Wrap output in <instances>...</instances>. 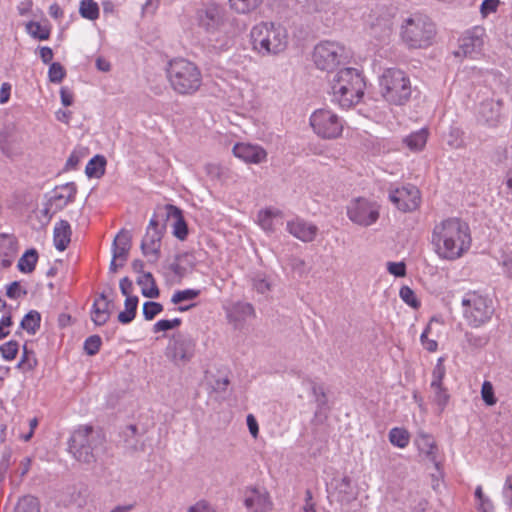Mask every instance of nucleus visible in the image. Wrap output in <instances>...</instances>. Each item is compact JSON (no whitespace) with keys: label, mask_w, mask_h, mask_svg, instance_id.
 <instances>
[{"label":"nucleus","mask_w":512,"mask_h":512,"mask_svg":"<svg viewBox=\"0 0 512 512\" xmlns=\"http://www.w3.org/2000/svg\"><path fill=\"white\" fill-rule=\"evenodd\" d=\"M366 88L364 77L355 68L339 70L331 81V101L343 109L358 104Z\"/></svg>","instance_id":"2"},{"label":"nucleus","mask_w":512,"mask_h":512,"mask_svg":"<svg viewBox=\"0 0 512 512\" xmlns=\"http://www.w3.org/2000/svg\"><path fill=\"white\" fill-rule=\"evenodd\" d=\"M233 155L246 164L258 165L267 160V151L259 144L239 142L233 146Z\"/></svg>","instance_id":"19"},{"label":"nucleus","mask_w":512,"mask_h":512,"mask_svg":"<svg viewBox=\"0 0 512 512\" xmlns=\"http://www.w3.org/2000/svg\"><path fill=\"white\" fill-rule=\"evenodd\" d=\"M12 325V317L10 313L4 314L0 319V340L6 338L10 334L9 328Z\"/></svg>","instance_id":"61"},{"label":"nucleus","mask_w":512,"mask_h":512,"mask_svg":"<svg viewBox=\"0 0 512 512\" xmlns=\"http://www.w3.org/2000/svg\"><path fill=\"white\" fill-rule=\"evenodd\" d=\"M71 240V227L66 220H60L54 226L53 241L58 251H64Z\"/></svg>","instance_id":"29"},{"label":"nucleus","mask_w":512,"mask_h":512,"mask_svg":"<svg viewBox=\"0 0 512 512\" xmlns=\"http://www.w3.org/2000/svg\"><path fill=\"white\" fill-rule=\"evenodd\" d=\"M447 144L452 148H459L463 145L462 133L459 129L453 128L448 137Z\"/></svg>","instance_id":"58"},{"label":"nucleus","mask_w":512,"mask_h":512,"mask_svg":"<svg viewBox=\"0 0 512 512\" xmlns=\"http://www.w3.org/2000/svg\"><path fill=\"white\" fill-rule=\"evenodd\" d=\"M254 315V308L251 304L245 302H237L227 310V317L235 324L246 320Z\"/></svg>","instance_id":"30"},{"label":"nucleus","mask_w":512,"mask_h":512,"mask_svg":"<svg viewBox=\"0 0 512 512\" xmlns=\"http://www.w3.org/2000/svg\"><path fill=\"white\" fill-rule=\"evenodd\" d=\"M225 80L230 86L232 104L244 109L254 107L256 94L255 86L244 74L238 71H228Z\"/></svg>","instance_id":"12"},{"label":"nucleus","mask_w":512,"mask_h":512,"mask_svg":"<svg viewBox=\"0 0 512 512\" xmlns=\"http://www.w3.org/2000/svg\"><path fill=\"white\" fill-rule=\"evenodd\" d=\"M380 204L372 199L357 197L352 199L347 207L348 219L357 226L369 227L374 225L380 217Z\"/></svg>","instance_id":"14"},{"label":"nucleus","mask_w":512,"mask_h":512,"mask_svg":"<svg viewBox=\"0 0 512 512\" xmlns=\"http://www.w3.org/2000/svg\"><path fill=\"white\" fill-rule=\"evenodd\" d=\"M397 13L398 9L393 5H382L372 10L367 20L369 35L381 42L388 40Z\"/></svg>","instance_id":"13"},{"label":"nucleus","mask_w":512,"mask_h":512,"mask_svg":"<svg viewBox=\"0 0 512 512\" xmlns=\"http://www.w3.org/2000/svg\"><path fill=\"white\" fill-rule=\"evenodd\" d=\"M38 254L35 249L27 250L19 259L17 267L23 273H31L36 266Z\"/></svg>","instance_id":"37"},{"label":"nucleus","mask_w":512,"mask_h":512,"mask_svg":"<svg viewBox=\"0 0 512 512\" xmlns=\"http://www.w3.org/2000/svg\"><path fill=\"white\" fill-rule=\"evenodd\" d=\"M379 92L386 102L403 105L412 93L410 79L401 69L386 68L379 76Z\"/></svg>","instance_id":"8"},{"label":"nucleus","mask_w":512,"mask_h":512,"mask_svg":"<svg viewBox=\"0 0 512 512\" xmlns=\"http://www.w3.org/2000/svg\"><path fill=\"white\" fill-rule=\"evenodd\" d=\"M18 253L17 240L13 235L0 234V267H9Z\"/></svg>","instance_id":"24"},{"label":"nucleus","mask_w":512,"mask_h":512,"mask_svg":"<svg viewBox=\"0 0 512 512\" xmlns=\"http://www.w3.org/2000/svg\"><path fill=\"white\" fill-rule=\"evenodd\" d=\"M106 159L102 155H95L85 167L89 178H100L105 173Z\"/></svg>","instance_id":"34"},{"label":"nucleus","mask_w":512,"mask_h":512,"mask_svg":"<svg viewBox=\"0 0 512 512\" xmlns=\"http://www.w3.org/2000/svg\"><path fill=\"white\" fill-rule=\"evenodd\" d=\"M476 509L479 512H494V504L491 498L483 492L481 485L475 488Z\"/></svg>","instance_id":"39"},{"label":"nucleus","mask_w":512,"mask_h":512,"mask_svg":"<svg viewBox=\"0 0 512 512\" xmlns=\"http://www.w3.org/2000/svg\"><path fill=\"white\" fill-rule=\"evenodd\" d=\"M41 315L35 310L28 312L22 319L20 327L28 334L34 335L40 328Z\"/></svg>","instance_id":"35"},{"label":"nucleus","mask_w":512,"mask_h":512,"mask_svg":"<svg viewBox=\"0 0 512 512\" xmlns=\"http://www.w3.org/2000/svg\"><path fill=\"white\" fill-rule=\"evenodd\" d=\"M101 346V338L97 335L90 336L84 342V350L88 355L96 354Z\"/></svg>","instance_id":"55"},{"label":"nucleus","mask_w":512,"mask_h":512,"mask_svg":"<svg viewBox=\"0 0 512 512\" xmlns=\"http://www.w3.org/2000/svg\"><path fill=\"white\" fill-rule=\"evenodd\" d=\"M444 357L437 359L436 365L432 371V381L430 386H437L442 384V381L446 375V368L444 366Z\"/></svg>","instance_id":"48"},{"label":"nucleus","mask_w":512,"mask_h":512,"mask_svg":"<svg viewBox=\"0 0 512 512\" xmlns=\"http://www.w3.org/2000/svg\"><path fill=\"white\" fill-rule=\"evenodd\" d=\"M200 294V290L197 289H185L176 291L171 298V302L174 304H180L184 301H190L197 298Z\"/></svg>","instance_id":"47"},{"label":"nucleus","mask_w":512,"mask_h":512,"mask_svg":"<svg viewBox=\"0 0 512 512\" xmlns=\"http://www.w3.org/2000/svg\"><path fill=\"white\" fill-rule=\"evenodd\" d=\"M351 58L350 51L341 43L335 41H322L318 43L312 53L315 66L322 71H333L341 64H346Z\"/></svg>","instance_id":"9"},{"label":"nucleus","mask_w":512,"mask_h":512,"mask_svg":"<svg viewBox=\"0 0 512 512\" xmlns=\"http://www.w3.org/2000/svg\"><path fill=\"white\" fill-rule=\"evenodd\" d=\"M501 110L502 101L500 99H486L478 106V119L490 126H494L500 121Z\"/></svg>","instance_id":"21"},{"label":"nucleus","mask_w":512,"mask_h":512,"mask_svg":"<svg viewBox=\"0 0 512 512\" xmlns=\"http://www.w3.org/2000/svg\"><path fill=\"white\" fill-rule=\"evenodd\" d=\"M243 504L247 512H270L273 502L264 487L249 486L243 491Z\"/></svg>","instance_id":"15"},{"label":"nucleus","mask_w":512,"mask_h":512,"mask_svg":"<svg viewBox=\"0 0 512 512\" xmlns=\"http://www.w3.org/2000/svg\"><path fill=\"white\" fill-rule=\"evenodd\" d=\"M39 503L38 500L35 497L32 496H25L21 498L15 509L14 512H39Z\"/></svg>","instance_id":"44"},{"label":"nucleus","mask_w":512,"mask_h":512,"mask_svg":"<svg viewBox=\"0 0 512 512\" xmlns=\"http://www.w3.org/2000/svg\"><path fill=\"white\" fill-rule=\"evenodd\" d=\"M481 397L486 405L493 406L496 404L497 399L494 394V388L491 382L484 381L481 387Z\"/></svg>","instance_id":"51"},{"label":"nucleus","mask_w":512,"mask_h":512,"mask_svg":"<svg viewBox=\"0 0 512 512\" xmlns=\"http://www.w3.org/2000/svg\"><path fill=\"white\" fill-rule=\"evenodd\" d=\"M484 30L474 27L467 30L459 39V47L454 52L456 57L475 58L481 54L484 45Z\"/></svg>","instance_id":"16"},{"label":"nucleus","mask_w":512,"mask_h":512,"mask_svg":"<svg viewBox=\"0 0 512 512\" xmlns=\"http://www.w3.org/2000/svg\"><path fill=\"white\" fill-rule=\"evenodd\" d=\"M387 270L395 277H404L406 275V266L404 262H388Z\"/></svg>","instance_id":"60"},{"label":"nucleus","mask_w":512,"mask_h":512,"mask_svg":"<svg viewBox=\"0 0 512 512\" xmlns=\"http://www.w3.org/2000/svg\"><path fill=\"white\" fill-rule=\"evenodd\" d=\"M262 0H229L233 10L240 14H246L256 9Z\"/></svg>","instance_id":"43"},{"label":"nucleus","mask_w":512,"mask_h":512,"mask_svg":"<svg viewBox=\"0 0 512 512\" xmlns=\"http://www.w3.org/2000/svg\"><path fill=\"white\" fill-rule=\"evenodd\" d=\"M502 496L504 503L511 507L512 506V476H508L506 478L503 490H502Z\"/></svg>","instance_id":"64"},{"label":"nucleus","mask_w":512,"mask_h":512,"mask_svg":"<svg viewBox=\"0 0 512 512\" xmlns=\"http://www.w3.org/2000/svg\"><path fill=\"white\" fill-rule=\"evenodd\" d=\"M77 189L72 182L54 188L48 200L46 213H56L74 201Z\"/></svg>","instance_id":"20"},{"label":"nucleus","mask_w":512,"mask_h":512,"mask_svg":"<svg viewBox=\"0 0 512 512\" xmlns=\"http://www.w3.org/2000/svg\"><path fill=\"white\" fill-rule=\"evenodd\" d=\"M399 296L403 302L412 308H418L420 306V302L415 292L408 286L401 287Z\"/></svg>","instance_id":"50"},{"label":"nucleus","mask_w":512,"mask_h":512,"mask_svg":"<svg viewBox=\"0 0 512 512\" xmlns=\"http://www.w3.org/2000/svg\"><path fill=\"white\" fill-rule=\"evenodd\" d=\"M430 387L433 391L432 402L438 407L439 412L444 411L450 398L447 390L442 384Z\"/></svg>","instance_id":"42"},{"label":"nucleus","mask_w":512,"mask_h":512,"mask_svg":"<svg viewBox=\"0 0 512 512\" xmlns=\"http://www.w3.org/2000/svg\"><path fill=\"white\" fill-rule=\"evenodd\" d=\"M197 25L206 33L209 45L216 51L227 49L231 37L226 30L225 15L214 2L206 3L196 12Z\"/></svg>","instance_id":"3"},{"label":"nucleus","mask_w":512,"mask_h":512,"mask_svg":"<svg viewBox=\"0 0 512 512\" xmlns=\"http://www.w3.org/2000/svg\"><path fill=\"white\" fill-rule=\"evenodd\" d=\"M113 246L125 247L130 250L131 247V234L126 230H121L115 237Z\"/></svg>","instance_id":"57"},{"label":"nucleus","mask_w":512,"mask_h":512,"mask_svg":"<svg viewBox=\"0 0 512 512\" xmlns=\"http://www.w3.org/2000/svg\"><path fill=\"white\" fill-rule=\"evenodd\" d=\"M180 324H181V320L179 318H174L171 320L162 319V320L157 321L154 324L153 331L155 333L162 332V331H168V330L178 327Z\"/></svg>","instance_id":"53"},{"label":"nucleus","mask_w":512,"mask_h":512,"mask_svg":"<svg viewBox=\"0 0 512 512\" xmlns=\"http://www.w3.org/2000/svg\"><path fill=\"white\" fill-rule=\"evenodd\" d=\"M439 324L438 320L434 318L431 319L420 336L422 346L429 352H435L438 348L437 340L435 338H430V336H435L437 334L435 326Z\"/></svg>","instance_id":"33"},{"label":"nucleus","mask_w":512,"mask_h":512,"mask_svg":"<svg viewBox=\"0 0 512 512\" xmlns=\"http://www.w3.org/2000/svg\"><path fill=\"white\" fill-rule=\"evenodd\" d=\"M167 216L173 220L172 234L183 241L188 235V227L183 218L182 211L173 205H167Z\"/></svg>","instance_id":"27"},{"label":"nucleus","mask_w":512,"mask_h":512,"mask_svg":"<svg viewBox=\"0 0 512 512\" xmlns=\"http://www.w3.org/2000/svg\"><path fill=\"white\" fill-rule=\"evenodd\" d=\"M37 365L35 354L32 350H29L26 345L23 346L22 356L17 365L18 368L24 370H32Z\"/></svg>","instance_id":"45"},{"label":"nucleus","mask_w":512,"mask_h":512,"mask_svg":"<svg viewBox=\"0 0 512 512\" xmlns=\"http://www.w3.org/2000/svg\"><path fill=\"white\" fill-rule=\"evenodd\" d=\"M257 223L265 232L272 233L277 226L283 224L282 213L276 208L260 210L257 215Z\"/></svg>","instance_id":"26"},{"label":"nucleus","mask_w":512,"mask_h":512,"mask_svg":"<svg viewBox=\"0 0 512 512\" xmlns=\"http://www.w3.org/2000/svg\"><path fill=\"white\" fill-rule=\"evenodd\" d=\"M390 201L403 212L416 210L420 205V191L414 185H406L389 192Z\"/></svg>","instance_id":"17"},{"label":"nucleus","mask_w":512,"mask_h":512,"mask_svg":"<svg viewBox=\"0 0 512 512\" xmlns=\"http://www.w3.org/2000/svg\"><path fill=\"white\" fill-rule=\"evenodd\" d=\"M66 75L64 67L58 63L53 62L48 70V77L52 83H60Z\"/></svg>","instance_id":"52"},{"label":"nucleus","mask_w":512,"mask_h":512,"mask_svg":"<svg viewBox=\"0 0 512 512\" xmlns=\"http://www.w3.org/2000/svg\"><path fill=\"white\" fill-rule=\"evenodd\" d=\"M461 312L468 326L480 328L492 319L494 301L484 292L469 290L461 296Z\"/></svg>","instance_id":"7"},{"label":"nucleus","mask_w":512,"mask_h":512,"mask_svg":"<svg viewBox=\"0 0 512 512\" xmlns=\"http://www.w3.org/2000/svg\"><path fill=\"white\" fill-rule=\"evenodd\" d=\"M287 230L295 238L303 242H310L314 240L318 229L315 225L302 219H294L287 223Z\"/></svg>","instance_id":"23"},{"label":"nucleus","mask_w":512,"mask_h":512,"mask_svg":"<svg viewBox=\"0 0 512 512\" xmlns=\"http://www.w3.org/2000/svg\"><path fill=\"white\" fill-rule=\"evenodd\" d=\"M505 170L501 182L503 193L508 199H512V147L504 150Z\"/></svg>","instance_id":"32"},{"label":"nucleus","mask_w":512,"mask_h":512,"mask_svg":"<svg viewBox=\"0 0 512 512\" xmlns=\"http://www.w3.org/2000/svg\"><path fill=\"white\" fill-rule=\"evenodd\" d=\"M414 443L420 453L428 461L433 463L436 469H439L438 447L432 435L425 432H419L414 440Z\"/></svg>","instance_id":"22"},{"label":"nucleus","mask_w":512,"mask_h":512,"mask_svg":"<svg viewBox=\"0 0 512 512\" xmlns=\"http://www.w3.org/2000/svg\"><path fill=\"white\" fill-rule=\"evenodd\" d=\"M500 5V0H484L480 5V13L483 18L495 13Z\"/></svg>","instance_id":"56"},{"label":"nucleus","mask_w":512,"mask_h":512,"mask_svg":"<svg viewBox=\"0 0 512 512\" xmlns=\"http://www.w3.org/2000/svg\"><path fill=\"white\" fill-rule=\"evenodd\" d=\"M26 291L22 289L19 282L14 281L7 286L6 295L11 299H19L25 295Z\"/></svg>","instance_id":"59"},{"label":"nucleus","mask_w":512,"mask_h":512,"mask_svg":"<svg viewBox=\"0 0 512 512\" xmlns=\"http://www.w3.org/2000/svg\"><path fill=\"white\" fill-rule=\"evenodd\" d=\"M138 297L126 298L125 309L118 315V321L122 324H129L133 321L136 316V310L138 306Z\"/></svg>","instance_id":"36"},{"label":"nucleus","mask_w":512,"mask_h":512,"mask_svg":"<svg viewBox=\"0 0 512 512\" xmlns=\"http://www.w3.org/2000/svg\"><path fill=\"white\" fill-rule=\"evenodd\" d=\"M187 512H217L215 507L205 500H200L192 505Z\"/></svg>","instance_id":"62"},{"label":"nucleus","mask_w":512,"mask_h":512,"mask_svg":"<svg viewBox=\"0 0 512 512\" xmlns=\"http://www.w3.org/2000/svg\"><path fill=\"white\" fill-rule=\"evenodd\" d=\"M498 264L503 273L512 279V250L502 251L498 258Z\"/></svg>","instance_id":"49"},{"label":"nucleus","mask_w":512,"mask_h":512,"mask_svg":"<svg viewBox=\"0 0 512 512\" xmlns=\"http://www.w3.org/2000/svg\"><path fill=\"white\" fill-rule=\"evenodd\" d=\"M309 125L314 134L324 140L338 139L344 130V120L330 108L314 110L309 117Z\"/></svg>","instance_id":"10"},{"label":"nucleus","mask_w":512,"mask_h":512,"mask_svg":"<svg viewBox=\"0 0 512 512\" xmlns=\"http://www.w3.org/2000/svg\"><path fill=\"white\" fill-rule=\"evenodd\" d=\"M19 344L15 340H10L0 345V354L5 361H12L17 356Z\"/></svg>","instance_id":"46"},{"label":"nucleus","mask_w":512,"mask_h":512,"mask_svg":"<svg viewBox=\"0 0 512 512\" xmlns=\"http://www.w3.org/2000/svg\"><path fill=\"white\" fill-rule=\"evenodd\" d=\"M254 288L261 294H265L270 290V282L263 276L258 275L253 280Z\"/></svg>","instance_id":"63"},{"label":"nucleus","mask_w":512,"mask_h":512,"mask_svg":"<svg viewBox=\"0 0 512 512\" xmlns=\"http://www.w3.org/2000/svg\"><path fill=\"white\" fill-rule=\"evenodd\" d=\"M389 441L392 445L403 449L409 444V432L404 428H392L389 432Z\"/></svg>","instance_id":"40"},{"label":"nucleus","mask_w":512,"mask_h":512,"mask_svg":"<svg viewBox=\"0 0 512 512\" xmlns=\"http://www.w3.org/2000/svg\"><path fill=\"white\" fill-rule=\"evenodd\" d=\"M166 74L172 89L181 95H192L202 85V74L197 65L184 58L169 61Z\"/></svg>","instance_id":"6"},{"label":"nucleus","mask_w":512,"mask_h":512,"mask_svg":"<svg viewBox=\"0 0 512 512\" xmlns=\"http://www.w3.org/2000/svg\"><path fill=\"white\" fill-rule=\"evenodd\" d=\"M428 135V130L426 128H422L406 136L403 139V143L410 151L419 152L426 146Z\"/></svg>","instance_id":"31"},{"label":"nucleus","mask_w":512,"mask_h":512,"mask_svg":"<svg viewBox=\"0 0 512 512\" xmlns=\"http://www.w3.org/2000/svg\"><path fill=\"white\" fill-rule=\"evenodd\" d=\"M196 343L190 336L178 335L167 348V356L177 365L190 361L194 355Z\"/></svg>","instance_id":"18"},{"label":"nucleus","mask_w":512,"mask_h":512,"mask_svg":"<svg viewBox=\"0 0 512 512\" xmlns=\"http://www.w3.org/2000/svg\"><path fill=\"white\" fill-rule=\"evenodd\" d=\"M163 307L157 302H145L143 305V315L146 320H152L157 314L162 311Z\"/></svg>","instance_id":"54"},{"label":"nucleus","mask_w":512,"mask_h":512,"mask_svg":"<svg viewBox=\"0 0 512 512\" xmlns=\"http://www.w3.org/2000/svg\"><path fill=\"white\" fill-rule=\"evenodd\" d=\"M79 14L82 18L90 21L98 19L100 10L97 2L94 0H81L79 5Z\"/></svg>","instance_id":"38"},{"label":"nucleus","mask_w":512,"mask_h":512,"mask_svg":"<svg viewBox=\"0 0 512 512\" xmlns=\"http://www.w3.org/2000/svg\"><path fill=\"white\" fill-rule=\"evenodd\" d=\"M399 35L408 48L424 49L433 44L436 28L426 15L413 13L403 18Z\"/></svg>","instance_id":"5"},{"label":"nucleus","mask_w":512,"mask_h":512,"mask_svg":"<svg viewBox=\"0 0 512 512\" xmlns=\"http://www.w3.org/2000/svg\"><path fill=\"white\" fill-rule=\"evenodd\" d=\"M430 243L439 259L458 260L471 248L470 228L459 218L443 219L433 226Z\"/></svg>","instance_id":"1"},{"label":"nucleus","mask_w":512,"mask_h":512,"mask_svg":"<svg viewBox=\"0 0 512 512\" xmlns=\"http://www.w3.org/2000/svg\"><path fill=\"white\" fill-rule=\"evenodd\" d=\"M110 303L104 293L95 299L91 310V319L96 325H104L110 318Z\"/></svg>","instance_id":"28"},{"label":"nucleus","mask_w":512,"mask_h":512,"mask_svg":"<svg viewBox=\"0 0 512 512\" xmlns=\"http://www.w3.org/2000/svg\"><path fill=\"white\" fill-rule=\"evenodd\" d=\"M27 33L38 40H47L50 36V28L39 22L30 21L26 24Z\"/></svg>","instance_id":"41"},{"label":"nucleus","mask_w":512,"mask_h":512,"mask_svg":"<svg viewBox=\"0 0 512 512\" xmlns=\"http://www.w3.org/2000/svg\"><path fill=\"white\" fill-rule=\"evenodd\" d=\"M162 236L163 231L146 230V234L143 237L141 250L143 254L152 261H156L159 258Z\"/></svg>","instance_id":"25"},{"label":"nucleus","mask_w":512,"mask_h":512,"mask_svg":"<svg viewBox=\"0 0 512 512\" xmlns=\"http://www.w3.org/2000/svg\"><path fill=\"white\" fill-rule=\"evenodd\" d=\"M252 50L261 57L276 56L288 46V32L285 27L273 22H261L250 31Z\"/></svg>","instance_id":"4"},{"label":"nucleus","mask_w":512,"mask_h":512,"mask_svg":"<svg viewBox=\"0 0 512 512\" xmlns=\"http://www.w3.org/2000/svg\"><path fill=\"white\" fill-rule=\"evenodd\" d=\"M100 443L99 434L91 426H79L71 435L69 451L76 460L92 463L95 461V451Z\"/></svg>","instance_id":"11"}]
</instances>
